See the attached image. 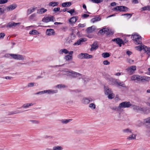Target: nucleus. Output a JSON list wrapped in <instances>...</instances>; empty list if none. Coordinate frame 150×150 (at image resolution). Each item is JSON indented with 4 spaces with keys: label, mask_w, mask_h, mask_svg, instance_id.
I'll list each match as a JSON object with an SVG mask.
<instances>
[{
    "label": "nucleus",
    "mask_w": 150,
    "mask_h": 150,
    "mask_svg": "<svg viewBox=\"0 0 150 150\" xmlns=\"http://www.w3.org/2000/svg\"><path fill=\"white\" fill-rule=\"evenodd\" d=\"M137 67L136 66L133 65L130 66L126 69V70L128 74H133L136 70Z\"/></svg>",
    "instance_id": "1a4fd4ad"
},
{
    "label": "nucleus",
    "mask_w": 150,
    "mask_h": 150,
    "mask_svg": "<svg viewBox=\"0 0 150 150\" xmlns=\"http://www.w3.org/2000/svg\"><path fill=\"white\" fill-rule=\"evenodd\" d=\"M78 16H74L71 18L69 20V21L70 23H73L75 22L78 20Z\"/></svg>",
    "instance_id": "aec40b11"
},
{
    "label": "nucleus",
    "mask_w": 150,
    "mask_h": 150,
    "mask_svg": "<svg viewBox=\"0 0 150 150\" xmlns=\"http://www.w3.org/2000/svg\"><path fill=\"white\" fill-rule=\"evenodd\" d=\"M63 72L65 73V74L67 76L73 78L79 77L81 76V74L76 72L70 70H65L63 71Z\"/></svg>",
    "instance_id": "f03ea898"
},
{
    "label": "nucleus",
    "mask_w": 150,
    "mask_h": 150,
    "mask_svg": "<svg viewBox=\"0 0 150 150\" xmlns=\"http://www.w3.org/2000/svg\"><path fill=\"white\" fill-rule=\"evenodd\" d=\"M96 29V27L93 25L91 27H88L86 29V31L87 33H91L93 32Z\"/></svg>",
    "instance_id": "4468645a"
},
{
    "label": "nucleus",
    "mask_w": 150,
    "mask_h": 150,
    "mask_svg": "<svg viewBox=\"0 0 150 150\" xmlns=\"http://www.w3.org/2000/svg\"><path fill=\"white\" fill-rule=\"evenodd\" d=\"M131 104L129 102L125 101L122 102L119 104V108H129L131 106Z\"/></svg>",
    "instance_id": "0eeeda50"
},
{
    "label": "nucleus",
    "mask_w": 150,
    "mask_h": 150,
    "mask_svg": "<svg viewBox=\"0 0 150 150\" xmlns=\"http://www.w3.org/2000/svg\"><path fill=\"white\" fill-rule=\"evenodd\" d=\"M34 83L31 82L28 84V86L29 87H33L34 86Z\"/></svg>",
    "instance_id": "6e6d98bb"
},
{
    "label": "nucleus",
    "mask_w": 150,
    "mask_h": 150,
    "mask_svg": "<svg viewBox=\"0 0 150 150\" xmlns=\"http://www.w3.org/2000/svg\"><path fill=\"white\" fill-rule=\"evenodd\" d=\"M30 122L33 124H38L40 123L39 121L37 120H30Z\"/></svg>",
    "instance_id": "49530a36"
},
{
    "label": "nucleus",
    "mask_w": 150,
    "mask_h": 150,
    "mask_svg": "<svg viewBox=\"0 0 150 150\" xmlns=\"http://www.w3.org/2000/svg\"><path fill=\"white\" fill-rule=\"evenodd\" d=\"M108 29L106 28H104L100 30L99 33L100 34H104L107 31Z\"/></svg>",
    "instance_id": "58836bf2"
},
{
    "label": "nucleus",
    "mask_w": 150,
    "mask_h": 150,
    "mask_svg": "<svg viewBox=\"0 0 150 150\" xmlns=\"http://www.w3.org/2000/svg\"><path fill=\"white\" fill-rule=\"evenodd\" d=\"M21 24L20 23H16L13 22H9L8 23L6 26L10 28H12L13 27H16L17 25H19Z\"/></svg>",
    "instance_id": "ddd939ff"
},
{
    "label": "nucleus",
    "mask_w": 150,
    "mask_h": 150,
    "mask_svg": "<svg viewBox=\"0 0 150 150\" xmlns=\"http://www.w3.org/2000/svg\"><path fill=\"white\" fill-rule=\"evenodd\" d=\"M59 53L60 54H62L64 53L66 54H68V51L66 49H62L59 50Z\"/></svg>",
    "instance_id": "b1692460"
},
{
    "label": "nucleus",
    "mask_w": 150,
    "mask_h": 150,
    "mask_svg": "<svg viewBox=\"0 0 150 150\" xmlns=\"http://www.w3.org/2000/svg\"><path fill=\"white\" fill-rule=\"evenodd\" d=\"M131 106L133 110L137 111H140L143 112H145L147 110V109L145 108H144L134 105L131 104Z\"/></svg>",
    "instance_id": "423d86ee"
},
{
    "label": "nucleus",
    "mask_w": 150,
    "mask_h": 150,
    "mask_svg": "<svg viewBox=\"0 0 150 150\" xmlns=\"http://www.w3.org/2000/svg\"><path fill=\"white\" fill-rule=\"evenodd\" d=\"M72 119H63L61 120L62 123L63 124H67V123L70 122L72 120Z\"/></svg>",
    "instance_id": "c756f323"
},
{
    "label": "nucleus",
    "mask_w": 150,
    "mask_h": 150,
    "mask_svg": "<svg viewBox=\"0 0 150 150\" xmlns=\"http://www.w3.org/2000/svg\"><path fill=\"white\" fill-rule=\"evenodd\" d=\"M110 83L112 85H117V86H120L122 87H125L126 86L123 82H121L118 79H115L112 78L108 79Z\"/></svg>",
    "instance_id": "7ed1b4c3"
},
{
    "label": "nucleus",
    "mask_w": 150,
    "mask_h": 150,
    "mask_svg": "<svg viewBox=\"0 0 150 150\" xmlns=\"http://www.w3.org/2000/svg\"><path fill=\"white\" fill-rule=\"evenodd\" d=\"M132 130L130 128H126L123 129L122 130L123 133L125 134H129L132 133Z\"/></svg>",
    "instance_id": "412c9836"
},
{
    "label": "nucleus",
    "mask_w": 150,
    "mask_h": 150,
    "mask_svg": "<svg viewBox=\"0 0 150 150\" xmlns=\"http://www.w3.org/2000/svg\"><path fill=\"white\" fill-rule=\"evenodd\" d=\"M88 100H89V103L90 102H93L94 100L93 98H88Z\"/></svg>",
    "instance_id": "69168bd1"
},
{
    "label": "nucleus",
    "mask_w": 150,
    "mask_h": 150,
    "mask_svg": "<svg viewBox=\"0 0 150 150\" xmlns=\"http://www.w3.org/2000/svg\"><path fill=\"white\" fill-rule=\"evenodd\" d=\"M81 78L83 79L84 83H87L89 80L88 78L84 76H83L82 75L81 76H80L79 78V79H80Z\"/></svg>",
    "instance_id": "cd10ccee"
},
{
    "label": "nucleus",
    "mask_w": 150,
    "mask_h": 150,
    "mask_svg": "<svg viewBox=\"0 0 150 150\" xmlns=\"http://www.w3.org/2000/svg\"><path fill=\"white\" fill-rule=\"evenodd\" d=\"M136 80L137 81H149L150 80V77L139 76L138 75H136Z\"/></svg>",
    "instance_id": "6e6552de"
},
{
    "label": "nucleus",
    "mask_w": 150,
    "mask_h": 150,
    "mask_svg": "<svg viewBox=\"0 0 150 150\" xmlns=\"http://www.w3.org/2000/svg\"><path fill=\"white\" fill-rule=\"evenodd\" d=\"M17 6L16 4H13L8 6L7 8L8 11L12 10L15 9L16 7Z\"/></svg>",
    "instance_id": "5701e85b"
},
{
    "label": "nucleus",
    "mask_w": 150,
    "mask_h": 150,
    "mask_svg": "<svg viewBox=\"0 0 150 150\" xmlns=\"http://www.w3.org/2000/svg\"><path fill=\"white\" fill-rule=\"evenodd\" d=\"M59 4L58 2L52 1L49 3L48 5L50 6H57Z\"/></svg>",
    "instance_id": "393cba45"
},
{
    "label": "nucleus",
    "mask_w": 150,
    "mask_h": 150,
    "mask_svg": "<svg viewBox=\"0 0 150 150\" xmlns=\"http://www.w3.org/2000/svg\"><path fill=\"white\" fill-rule=\"evenodd\" d=\"M102 57L104 58H107L110 57V54L108 52H104L102 54Z\"/></svg>",
    "instance_id": "79ce46f5"
},
{
    "label": "nucleus",
    "mask_w": 150,
    "mask_h": 150,
    "mask_svg": "<svg viewBox=\"0 0 150 150\" xmlns=\"http://www.w3.org/2000/svg\"><path fill=\"white\" fill-rule=\"evenodd\" d=\"M44 93H47L48 94H54L58 92L57 90H52L49 89L44 91Z\"/></svg>",
    "instance_id": "2eb2a0df"
},
{
    "label": "nucleus",
    "mask_w": 150,
    "mask_h": 150,
    "mask_svg": "<svg viewBox=\"0 0 150 150\" xmlns=\"http://www.w3.org/2000/svg\"><path fill=\"white\" fill-rule=\"evenodd\" d=\"M75 38V35L73 34H71L70 36H69L66 39L65 43L67 44H69L72 42Z\"/></svg>",
    "instance_id": "9d476101"
},
{
    "label": "nucleus",
    "mask_w": 150,
    "mask_h": 150,
    "mask_svg": "<svg viewBox=\"0 0 150 150\" xmlns=\"http://www.w3.org/2000/svg\"><path fill=\"white\" fill-rule=\"evenodd\" d=\"M137 135L136 134L133 133L131 135L128 136L127 137V139L128 140L135 139Z\"/></svg>",
    "instance_id": "6ab92c4d"
},
{
    "label": "nucleus",
    "mask_w": 150,
    "mask_h": 150,
    "mask_svg": "<svg viewBox=\"0 0 150 150\" xmlns=\"http://www.w3.org/2000/svg\"><path fill=\"white\" fill-rule=\"evenodd\" d=\"M80 39L81 42L86 41V38H81Z\"/></svg>",
    "instance_id": "774afa93"
},
{
    "label": "nucleus",
    "mask_w": 150,
    "mask_h": 150,
    "mask_svg": "<svg viewBox=\"0 0 150 150\" xmlns=\"http://www.w3.org/2000/svg\"><path fill=\"white\" fill-rule=\"evenodd\" d=\"M136 75H134L130 77L131 80L132 81L136 80Z\"/></svg>",
    "instance_id": "3c124183"
},
{
    "label": "nucleus",
    "mask_w": 150,
    "mask_h": 150,
    "mask_svg": "<svg viewBox=\"0 0 150 150\" xmlns=\"http://www.w3.org/2000/svg\"><path fill=\"white\" fill-rule=\"evenodd\" d=\"M67 12L70 13L71 15H74L76 14V13H75V10L74 9H71L68 11Z\"/></svg>",
    "instance_id": "4c0bfd02"
},
{
    "label": "nucleus",
    "mask_w": 150,
    "mask_h": 150,
    "mask_svg": "<svg viewBox=\"0 0 150 150\" xmlns=\"http://www.w3.org/2000/svg\"><path fill=\"white\" fill-rule=\"evenodd\" d=\"M132 13H126L122 15V16H125L127 17L128 18H130L132 16Z\"/></svg>",
    "instance_id": "603ef678"
},
{
    "label": "nucleus",
    "mask_w": 150,
    "mask_h": 150,
    "mask_svg": "<svg viewBox=\"0 0 150 150\" xmlns=\"http://www.w3.org/2000/svg\"><path fill=\"white\" fill-rule=\"evenodd\" d=\"M33 105V103L25 104L23 105L22 107L24 108H26L29 107V106H32Z\"/></svg>",
    "instance_id": "e433bc0d"
},
{
    "label": "nucleus",
    "mask_w": 150,
    "mask_h": 150,
    "mask_svg": "<svg viewBox=\"0 0 150 150\" xmlns=\"http://www.w3.org/2000/svg\"><path fill=\"white\" fill-rule=\"evenodd\" d=\"M5 34L4 33H0V38H3L5 36Z\"/></svg>",
    "instance_id": "680f3d73"
},
{
    "label": "nucleus",
    "mask_w": 150,
    "mask_h": 150,
    "mask_svg": "<svg viewBox=\"0 0 150 150\" xmlns=\"http://www.w3.org/2000/svg\"><path fill=\"white\" fill-rule=\"evenodd\" d=\"M60 8H54L53 9V11L54 12H57L59 11L60 10Z\"/></svg>",
    "instance_id": "052dcab7"
},
{
    "label": "nucleus",
    "mask_w": 150,
    "mask_h": 150,
    "mask_svg": "<svg viewBox=\"0 0 150 150\" xmlns=\"http://www.w3.org/2000/svg\"><path fill=\"white\" fill-rule=\"evenodd\" d=\"M84 58L88 59L92 58L93 56L89 54H88L86 53H84Z\"/></svg>",
    "instance_id": "473e14b6"
},
{
    "label": "nucleus",
    "mask_w": 150,
    "mask_h": 150,
    "mask_svg": "<svg viewBox=\"0 0 150 150\" xmlns=\"http://www.w3.org/2000/svg\"><path fill=\"white\" fill-rule=\"evenodd\" d=\"M103 64L105 65H108L110 64V62L107 60L103 61Z\"/></svg>",
    "instance_id": "13d9d810"
},
{
    "label": "nucleus",
    "mask_w": 150,
    "mask_h": 150,
    "mask_svg": "<svg viewBox=\"0 0 150 150\" xmlns=\"http://www.w3.org/2000/svg\"><path fill=\"white\" fill-rule=\"evenodd\" d=\"M36 7H33L28 10L27 12L28 14H30L33 12L36 9Z\"/></svg>",
    "instance_id": "7c9ffc66"
},
{
    "label": "nucleus",
    "mask_w": 150,
    "mask_h": 150,
    "mask_svg": "<svg viewBox=\"0 0 150 150\" xmlns=\"http://www.w3.org/2000/svg\"><path fill=\"white\" fill-rule=\"evenodd\" d=\"M112 109L116 111H119L120 110V108H119V105L118 107H115L112 108Z\"/></svg>",
    "instance_id": "5fc2aeb1"
},
{
    "label": "nucleus",
    "mask_w": 150,
    "mask_h": 150,
    "mask_svg": "<svg viewBox=\"0 0 150 150\" xmlns=\"http://www.w3.org/2000/svg\"><path fill=\"white\" fill-rule=\"evenodd\" d=\"M145 123L150 124V117H149L144 120Z\"/></svg>",
    "instance_id": "09e8293b"
},
{
    "label": "nucleus",
    "mask_w": 150,
    "mask_h": 150,
    "mask_svg": "<svg viewBox=\"0 0 150 150\" xmlns=\"http://www.w3.org/2000/svg\"><path fill=\"white\" fill-rule=\"evenodd\" d=\"M71 5V3L69 2L64 3L62 4V6L64 7H67L70 6Z\"/></svg>",
    "instance_id": "c85d7f7f"
},
{
    "label": "nucleus",
    "mask_w": 150,
    "mask_h": 150,
    "mask_svg": "<svg viewBox=\"0 0 150 150\" xmlns=\"http://www.w3.org/2000/svg\"><path fill=\"white\" fill-rule=\"evenodd\" d=\"M63 149V147L60 146H55L53 148V150H62Z\"/></svg>",
    "instance_id": "72a5a7b5"
},
{
    "label": "nucleus",
    "mask_w": 150,
    "mask_h": 150,
    "mask_svg": "<svg viewBox=\"0 0 150 150\" xmlns=\"http://www.w3.org/2000/svg\"><path fill=\"white\" fill-rule=\"evenodd\" d=\"M90 1L95 3H99L103 1V0H90Z\"/></svg>",
    "instance_id": "c03bdc74"
},
{
    "label": "nucleus",
    "mask_w": 150,
    "mask_h": 150,
    "mask_svg": "<svg viewBox=\"0 0 150 150\" xmlns=\"http://www.w3.org/2000/svg\"><path fill=\"white\" fill-rule=\"evenodd\" d=\"M98 47V45L97 42H94L93 44L91 45V48L90 49L91 51H93L96 50Z\"/></svg>",
    "instance_id": "f3484780"
},
{
    "label": "nucleus",
    "mask_w": 150,
    "mask_h": 150,
    "mask_svg": "<svg viewBox=\"0 0 150 150\" xmlns=\"http://www.w3.org/2000/svg\"><path fill=\"white\" fill-rule=\"evenodd\" d=\"M72 55H66L64 57V59L66 61H69L72 59Z\"/></svg>",
    "instance_id": "f704fd0d"
},
{
    "label": "nucleus",
    "mask_w": 150,
    "mask_h": 150,
    "mask_svg": "<svg viewBox=\"0 0 150 150\" xmlns=\"http://www.w3.org/2000/svg\"><path fill=\"white\" fill-rule=\"evenodd\" d=\"M81 42L80 40V39L78 41H77V42L75 43L74 44V45H79L81 44Z\"/></svg>",
    "instance_id": "864d4df0"
},
{
    "label": "nucleus",
    "mask_w": 150,
    "mask_h": 150,
    "mask_svg": "<svg viewBox=\"0 0 150 150\" xmlns=\"http://www.w3.org/2000/svg\"><path fill=\"white\" fill-rule=\"evenodd\" d=\"M66 87V86H65L64 85H62V84H59L57 85L54 87L55 88H65Z\"/></svg>",
    "instance_id": "a19ab883"
},
{
    "label": "nucleus",
    "mask_w": 150,
    "mask_h": 150,
    "mask_svg": "<svg viewBox=\"0 0 150 150\" xmlns=\"http://www.w3.org/2000/svg\"><path fill=\"white\" fill-rule=\"evenodd\" d=\"M47 10L43 8H42L37 10V13L39 14H43L47 12Z\"/></svg>",
    "instance_id": "dca6fc26"
},
{
    "label": "nucleus",
    "mask_w": 150,
    "mask_h": 150,
    "mask_svg": "<svg viewBox=\"0 0 150 150\" xmlns=\"http://www.w3.org/2000/svg\"><path fill=\"white\" fill-rule=\"evenodd\" d=\"M89 16V15L85 14H84L82 16V17H83V18H86L88 17Z\"/></svg>",
    "instance_id": "e2e57ef3"
},
{
    "label": "nucleus",
    "mask_w": 150,
    "mask_h": 150,
    "mask_svg": "<svg viewBox=\"0 0 150 150\" xmlns=\"http://www.w3.org/2000/svg\"><path fill=\"white\" fill-rule=\"evenodd\" d=\"M115 101H117L120 100L119 96L118 95H116L115 98Z\"/></svg>",
    "instance_id": "0e129e2a"
},
{
    "label": "nucleus",
    "mask_w": 150,
    "mask_h": 150,
    "mask_svg": "<svg viewBox=\"0 0 150 150\" xmlns=\"http://www.w3.org/2000/svg\"><path fill=\"white\" fill-rule=\"evenodd\" d=\"M143 50H144L145 52L149 55H150V47H147L144 45Z\"/></svg>",
    "instance_id": "a878e982"
},
{
    "label": "nucleus",
    "mask_w": 150,
    "mask_h": 150,
    "mask_svg": "<svg viewBox=\"0 0 150 150\" xmlns=\"http://www.w3.org/2000/svg\"><path fill=\"white\" fill-rule=\"evenodd\" d=\"M143 10H148L150 11V6L149 5L147 6L144 7L142 8Z\"/></svg>",
    "instance_id": "a18cd8bd"
},
{
    "label": "nucleus",
    "mask_w": 150,
    "mask_h": 150,
    "mask_svg": "<svg viewBox=\"0 0 150 150\" xmlns=\"http://www.w3.org/2000/svg\"><path fill=\"white\" fill-rule=\"evenodd\" d=\"M120 11H127L128 8L127 7L124 6H120Z\"/></svg>",
    "instance_id": "bb28decb"
},
{
    "label": "nucleus",
    "mask_w": 150,
    "mask_h": 150,
    "mask_svg": "<svg viewBox=\"0 0 150 150\" xmlns=\"http://www.w3.org/2000/svg\"><path fill=\"white\" fill-rule=\"evenodd\" d=\"M46 34L48 36L54 35L55 34V32L52 29H48L46 30Z\"/></svg>",
    "instance_id": "f8f14e48"
},
{
    "label": "nucleus",
    "mask_w": 150,
    "mask_h": 150,
    "mask_svg": "<svg viewBox=\"0 0 150 150\" xmlns=\"http://www.w3.org/2000/svg\"><path fill=\"white\" fill-rule=\"evenodd\" d=\"M132 2L134 4H137L138 3V0H132Z\"/></svg>",
    "instance_id": "338daca9"
},
{
    "label": "nucleus",
    "mask_w": 150,
    "mask_h": 150,
    "mask_svg": "<svg viewBox=\"0 0 150 150\" xmlns=\"http://www.w3.org/2000/svg\"><path fill=\"white\" fill-rule=\"evenodd\" d=\"M42 21L47 23L50 21L54 22L55 21V20L53 16H50L46 17H45L42 19Z\"/></svg>",
    "instance_id": "9b49d317"
},
{
    "label": "nucleus",
    "mask_w": 150,
    "mask_h": 150,
    "mask_svg": "<svg viewBox=\"0 0 150 150\" xmlns=\"http://www.w3.org/2000/svg\"><path fill=\"white\" fill-rule=\"evenodd\" d=\"M144 45H142L138 46H136L135 47L136 49L137 50L140 51L143 50Z\"/></svg>",
    "instance_id": "2f4dec72"
},
{
    "label": "nucleus",
    "mask_w": 150,
    "mask_h": 150,
    "mask_svg": "<svg viewBox=\"0 0 150 150\" xmlns=\"http://www.w3.org/2000/svg\"><path fill=\"white\" fill-rule=\"evenodd\" d=\"M100 20L101 18L100 17H96L92 19L91 20V21L93 23H94L96 22L100 21Z\"/></svg>",
    "instance_id": "c9c22d12"
},
{
    "label": "nucleus",
    "mask_w": 150,
    "mask_h": 150,
    "mask_svg": "<svg viewBox=\"0 0 150 150\" xmlns=\"http://www.w3.org/2000/svg\"><path fill=\"white\" fill-rule=\"evenodd\" d=\"M89 100H88V98H83L81 102L82 103L85 105H87L89 103Z\"/></svg>",
    "instance_id": "4be33fe9"
},
{
    "label": "nucleus",
    "mask_w": 150,
    "mask_h": 150,
    "mask_svg": "<svg viewBox=\"0 0 150 150\" xmlns=\"http://www.w3.org/2000/svg\"><path fill=\"white\" fill-rule=\"evenodd\" d=\"M89 107L91 109L94 110L96 108V105L93 103H91L89 104Z\"/></svg>",
    "instance_id": "37998d69"
},
{
    "label": "nucleus",
    "mask_w": 150,
    "mask_h": 150,
    "mask_svg": "<svg viewBox=\"0 0 150 150\" xmlns=\"http://www.w3.org/2000/svg\"><path fill=\"white\" fill-rule=\"evenodd\" d=\"M36 16V14L35 13H33L30 16V19H33Z\"/></svg>",
    "instance_id": "bf43d9fd"
},
{
    "label": "nucleus",
    "mask_w": 150,
    "mask_h": 150,
    "mask_svg": "<svg viewBox=\"0 0 150 150\" xmlns=\"http://www.w3.org/2000/svg\"><path fill=\"white\" fill-rule=\"evenodd\" d=\"M104 91L105 95L108 96V98L109 99H112L115 96L112 90L108 86H104Z\"/></svg>",
    "instance_id": "f257e3e1"
},
{
    "label": "nucleus",
    "mask_w": 150,
    "mask_h": 150,
    "mask_svg": "<svg viewBox=\"0 0 150 150\" xmlns=\"http://www.w3.org/2000/svg\"><path fill=\"white\" fill-rule=\"evenodd\" d=\"M112 41L116 42L120 46H121V45L123 43V41L119 38H117L112 40Z\"/></svg>",
    "instance_id": "a211bd4d"
},
{
    "label": "nucleus",
    "mask_w": 150,
    "mask_h": 150,
    "mask_svg": "<svg viewBox=\"0 0 150 150\" xmlns=\"http://www.w3.org/2000/svg\"><path fill=\"white\" fill-rule=\"evenodd\" d=\"M7 55L8 57L10 56L12 58L17 60H23L25 59V57L21 55L11 54H7Z\"/></svg>",
    "instance_id": "39448f33"
},
{
    "label": "nucleus",
    "mask_w": 150,
    "mask_h": 150,
    "mask_svg": "<svg viewBox=\"0 0 150 150\" xmlns=\"http://www.w3.org/2000/svg\"><path fill=\"white\" fill-rule=\"evenodd\" d=\"M8 0H0V4H2L6 3Z\"/></svg>",
    "instance_id": "4d7b16f0"
},
{
    "label": "nucleus",
    "mask_w": 150,
    "mask_h": 150,
    "mask_svg": "<svg viewBox=\"0 0 150 150\" xmlns=\"http://www.w3.org/2000/svg\"><path fill=\"white\" fill-rule=\"evenodd\" d=\"M112 10L114 11H120V6H116L112 9Z\"/></svg>",
    "instance_id": "8fccbe9b"
},
{
    "label": "nucleus",
    "mask_w": 150,
    "mask_h": 150,
    "mask_svg": "<svg viewBox=\"0 0 150 150\" xmlns=\"http://www.w3.org/2000/svg\"><path fill=\"white\" fill-rule=\"evenodd\" d=\"M29 34L30 35H35L39 34L38 31L35 30H33L31 31H30Z\"/></svg>",
    "instance_id": "ea45409f"
},
{
    "label": "nucleus",
    "mask_w": 150,
    "mask_h": 150,
    "mask_svg": "<svg viewBox=\"0 0 150 150\" xmlns=\"http://www.w3.org/2000/svg\"><path fill=\"white\" fill-rule=\"evenodd\" d=\"M132 39L135 44L137 45L142 43L141 37L138 34L135 33L132 35Z\"/></svg>",
    "instance_id": "20e7f679"
},
{
    "label": "nucleus",
    "mask_w": 150,
    "mask_h": 150,
    "mask_svg": "<svg viewBox=\"0 0 150 150\" xmlns=\"http://www.w3.org/2000/svg\"><path fill=\"white\" fill-rule=\"evenodd\" d=\"M84 53H81L78 56V57L80 59L84 58Z\"/></svg>",
    "instance_id": "de8ad7c7"
}]
</instances>
